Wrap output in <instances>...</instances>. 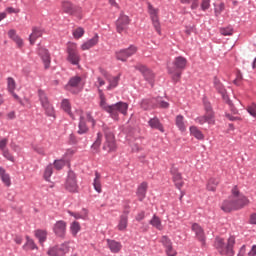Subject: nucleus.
<instances>
[{"label":"nucleus","instance_id":"41","mask_svg":"<svg viewBox=\"0 0 256 256\" xmlns=\"http://www.w3.org/2000/svg\"><path fill=\"white\" fill-rule=\"evenodd\" d=\"M85 35V29L79 27L73 31V37L77 40L81 39Z\"/></svg>","mask_w":256,"mask_h":256},{"label":"nucleus","instance_id":"3","mask_svg":"<svg viewBox=\"0 0 256 256\" xmlns=\"http://www.w3.org/2000/svg\"><path fill=\"white\" fill-rule=\"evenodd\" d=\"M235 237L230 236L225 243V239L217 237L215 239V247L221 256H234Z\"/></svg>","mask_w":256,"mask_h":256},{"label":"nucleus","instance_id":"26","mask_svg":"<svg viewBox=\"0 0 256 256\" xmlns=\"http://www.w3.org/2000/svg\"><path fill=\"white\" fill-rule=\"evenodd\" d=\"M8 37L14 42L16 43L18 48H22L23 47V40L16 34V31L14 29H11L8 32Z\"/></svg>","mask_w":256,"mask_h":256},{"label":"nucleus","instance_id":"12","mask_svg":"<svg viewBox=\"0 0 256 256\" xmlns=\"http://www.w3.org/2000/svg\"><path fill=\"white\" fill-rule=\"evenodd\" d=\"M65 189L70 193H77L79 186L77 184L76 174L74 172H69L65 183Z\"/></svg>","mask_w":256,"mask_h":256},{"label":"nucleus","instance_id":"27","mask_svg":"<svg viewBox=\"0 0 256 256\" xmlns=\"http://www.w3.org/2000/svg\"><path fill=\"white\" fill-rule=\"evenodd\" d=\"M174 65H175L176 70H181L182 71L186 68L187 59L183 56H178L174 60Z\"/></svg>","mask_w":256,"mask_h":256},{"label":"nucleus","instance_id":"62","mask_svg":"<svg viewBox=\"0 0 256 256\" xmlns=\"http://www.w3.org/2000/svg\"><path fill=\"white\" fill-rule=\"evenodd\" d=\"M242 77L240 75L237 76V78L234 80V84L239 86L241 84Z\"/></svg>","mask_w":256,"mask_h":256},{"label":"nucleus","instance_id":"33","mask_svg":"<svg viewBox=\"0 0 256 256\" xmlns=\"http://www.w3.org/2000/svg\"><path fill=\"white\" fill-rule=\"evenodd\" d=\"M61 108H62L63 111H64L65 113H67L72 119H75V117H74L73 114L71 113V104H70L69 100H67V99L62 100Z\"/></svg>","mask_w":256,"mask_h":256},{"label":"nucleus","instance_id":"42","mask_svg":"<svg viewBox=\"0 0 256 256\" xmlns=\"http://www.w3.org/2000/svg\"><path fill=\"white\" fill-rule=\"evenodd\" d=\"M52 174H53V165L49 164L48 166H46V170H44V179H46V181H49Z\"/></svg>","mask_w":256,"mask_h":256},{"label":"nucleus","instance_id":"61","mask_svg":"<svg viewBox=\"0 0 256 256\" xmlns=\"http://www.w3.org/2000/svg\"><path fill=\"white\" fill-rule=\"evenodd\" d=\"M245 253H246V246L243 245V246L240 248V251H239L238 256H245Z\"/></svg>","mask_w":256,"mask_h":256},{"label":"nucleus","instance_id":"21","mask_svg":"<svg viewBox=\"0 0 256 256\" xmlns=\"http://www.w3.org/2000/svg\"><path fill=\"white\" fill-rule=\"evenodd\" d=\"M39 55L42 57V61H44V68L48 69L51 63V57L48 50L44 47L39 48Z\"/></svg>","mask_w":256,"mask_h":256},{"label":"nucleus","instance_id":"8","mask_svg":"<svg viewBox=\"0 0 256 256\" xmlns=\"http://www.w3.org/2000/svg\"><path fill=\"white\" fill-rule=\"evenodd\" d=\"M38 94L42 108H44V111H46V115H48L49 117H54L55 110L52 104L50 103L47 94L43 90H39Z\"/></svg>","mask_w":256,"mask_h":256},{"label":"nucleus","instance_id":"16","mask_svg":"<svg viewBox=\"0 0 256 256\" xmlns=\"http://www.w3.org/2000/svg\"><path fill=\"white\" fill-rule=\"evenodd\" d=\"M192 3V5H190V9L192 10H196L199 8H201L202 11H206L211 7V0H190V4Z\"/></svg>","mask_w":256,"mask_h":256},{"label":"nucleus","instance_id":"19","mask_svg":"<svg viewBox=\"0 0 256 256\" xmlns=\"http://www.w3.org/2000/svg\"><path fill=\"white\" fill-rule=\"evenodd\" d=\"M135 69L142 73L145 80L149 81L150 83H153V80L155 79V74H153V72H151L149 68H146V66H142V64H138L137 66H135Z\"/></svg>","mask_w":256,"mask_h":256},{"label":"nucleus","instance_id":"18","mask_svg":"<svg viewBox=\"0 0 256 256\" xmlns=\"http://www.w3.org/2000/svg\"><path fill=\"white\" fill-rule=\"evenodd\" d=\"M171 174L173 176V182L175 183L176 187L179 190H181V188L184 186V181H183L182 175L179 172L178 168L172 167Z\"/></svg>","mask_w":256,"mask_h":256},{"label":"nucleus","instance_id":"40","mask_svg":"<svg viewBox=\"0 0 256 256\" xmlns=\"http://www.w3.org/2000/svg\"><path fill=\"white\" fill-rule=\"evenodd\" d=\"M70 231L73 236H77L79 231H81V225L78 222H73L70 226Z\"/></svg>","mask_w":256,"mask_h":256},{"label":"nucleus","instance_id":"64","mask_svg":"<svg viewBox=\"0 0 256 256\" xmlns=\"http://www.w3.org/2000/svg\"><path fill=\"white\" fill-rule=\"evenodd\" d=\"M35 151L42 156L45 155V150L43 148H36Z\"/></svg>","mask_w":256,"mask_h":256},{"label":"nucleus","instance_id":"57","mask_svg":"<svg viewBox=\"0 0 256 256\" xmlns=\"http://www.w3.org/2000/svg\"><path fill=\"white\" fill-rule=\"evenodd\" d=\"M9 143V140L7 138H3L0 140V149L4 150V148L7 147V144Z\"/></svg>","mask_w":256,"mask_h":256},{"label":"nucleus","instance_id":"6","mask_svg":"<svg viewBox=\"0 0 256 256\" xmlns=\"http://www.w3.org/2000/svg\"><path fill=\"white\" fill-rule=\"evenodd\" d=\"M67 60L73 65H79L81 61V56L79 55L78 45L74 42H69L67 44Z\"/></svg>","mask_w":256,"mask_h":256},{"label":"nucleus","instance_id":"58","mask_svg":"<svg viewBox=\"0 0 256 256\" xmlns=\"http://www.w3.org/2000/svg\"><path fill=\"white\" fill-rule=\"evenodd\" d=\"M6 12L7 13H9V14H17V13H19L20 12V10L19 9H14L13 7H8V8H6Z\"/></svg>","mask_w":256,"mask_h":256},{"label":"nucleus","instance_id":"38","mask_svg":"<svg viewBox=\"0 0 256 256\" xmlns=\"http://www.w3.org/2000/svg\"><path fill=\"white\" fill-rule=\"evenodd\" d=\"M155 108L167 109L169 107V103L163 101L160 97L154 99Z\"/></svg>","mask_w":256,"mask_h":256},{"label":"nucleus","instance_id":"43","mask_svg":"<svg viewBox=\"0 0 256 256\" xmlns=\"http://www.w3.org/2000/svg\"><path fill=\"white\" fill-rule=\"evenodd\" d=\"M71 216H73L75 219H85L88 215L87 210H85V208L82 210V213L79 214H75V212H68Z\"/></svg>","mask_w":256,"mask_h":256},{"label":"nucleus","instance_id":"59","mask_svg":"<svg viewBox=\"0 0 256 256\" xmlns=\"http://www.w3.org/2000/svg\"><path fill=\"white\" fill-rule=\"evenodd\" d=\"M145 218V212H139L136 216L137 221H142Z\"/></svg>","mask_w":256,"mask_h":256},{"label":"nucleus","instance_id":"54","mask_svg":"<svg viewBox=\"0 0 256 256\" xmlns=\"http://www.w3.org/2000/svg\"><path fill=\"white\" fill-rule=\"evenodd\" d=\"M0 150H2L3 156H4L6 159H8L9 161H12V162L14 161L13 155H11V153H9V150H6V148L0 149Z\"/></svg>","mask_w":256,"mask_h":256},{"label":"nucleus","instance_id":"46","mask_svg":"<svg viewBox=\"0 0 256 256\" xmlns=\"http://www.w3.org/2000/svg\"><path fill=\"white\" fill-rule=\"evenodd\" d=\"M7 85H8V91H9L10 93H13V91H14L15 88H16V83H15L14 79L11 78V77H9V78L7 79Z\"/></svg>","mask_w":256,"mask_h":256},{"label":"nucleus","instance_id":"52","mask_svg":"<svg viewBox=\"0 0 256 256\" xmlns=\"http://www.w3.org/2000/svg\"><path fill=\"white\" fill-rule=\"evenodd\" d=\"M169 73L172 75L173 80L178 81L181 77V73L177 72L173 68H169Z\"/></svg>","mask_w":256,"mask_h":256},{"label":"nucleus","instance_id":"55","mask_svg":"<svg viewBox=\"0 0 256 256\" xmlns=\"http://www.w3.org/2000/svg\"><path fill=\"white\" fill-rule=\"evenodd\" d=\"M166 254L167 256H176L177 252L175 249H173V245L166 248Z\"/></svg>","mask_w":256,"mask_h":256},{"label":"nucleus","instance_id":"44","mask_svg":"<svg viewBox=\"0 0 256 256\" xmlns=\"http://www.w3.org/2000/svg\"><path fill=\"white\" fill-rule=\"evenodd\" d=\"M101 143H102V134H101V132H98L97 139L95 140L94 144L92 145V148L97 151L99 149Z\"/></svg>","mask_w":256,"mask_h":256},{"label":"nucleus","instance_id":"20","mask_svg":"<svg viewBox=\"0 0 256 256\" xmlns=\"http://www.w3.org/2000/svg\"><path fill=\"white\" fill-rule=\"evenodd\" d=\"M98 43H99V36H98V34H95V36L93 38L87 40L86 42H84L81 45V50L88 51V50L92 49L93 47H95Z\"/></svg>","mask_w":256,"mask_h":256},{"label":"nucleus","instance_id":"7","mask_svg":"<svg viewBox=\"0 0 256 256\" xmlns=\"http://www.w3.org/2000/svg\"><path fill=\"white\" fill-rule=\"evenodd\" d=\"M65 89L73 94H78L83 90V79L79 76L72 77L65 85Z\"/></svg>","mask_w":256,"mask_h":256},{"label":"nucleus","instance_id":"36","mask_svg":"<svg viewBox=\"0 0 256 256\" xmlns=\"http://www.w3.org/2000/svg\"><path fill=\"white\" fill-rule=\"evenodd\" d=\"M141 108L143 110H150L151 108H155V99H152V100H149V99L142 100Z\"/></svg>","mask_w":256,"mask_h":256},{"label":"nucleus","instance_id":"9","mask_svg":"<svg viewBox=\"0 0 256 256\" xmlns=\"http://www.w3.org/2000/svg\"><path fill=\"white\" fill-rule=\"evenodd\" d=\"M138 51V48L136 46H130L126 49H120L116 51V60L121 62H126L128 58L135 55Z\"/></svg>","mask_w":256,"mask_h":256},{"label":"nucleus","instance_id":"51","mask_svg":"<svg viewBox=\"0 0 256 256\" xmlns=\"http://www.w3.org/2000/svg\"><path fill=\"white\" fill-rule=\"evenodd\" d=\"M160 242L163 244L165 249L172 246L171 240L167 236H163L160 240Z\"/></svg>","mask_w":256,"mask_h":256},{"label":"nucleus","instance_id":"48","mask_svg":"<svg viewBox=\"0 0 256 256\" xmlns=\"http://www.w3.org/2000/svg\"><path fill=\"white\" fill-rule=\"evenodd\" d=\"M220 33L222 36H232L233 35V29L231 27H227V28H221L220 29Z\"/></svg>","mask_w":256,"mask_h":256},{"label":"nucleus","instance_id":"14","mask_svg":"<svg viewBox=\"0 0 256 256\" xmlns=\"http://www.w3.org/2000/svg\"><path fill=\"white\" fill-rule=\"evenodd\" d=\"M62 10H63V12H65L69 15H79V14H81V7L74 6L69 1L62 2Z\"/></svg>","mask_w":256,"mask_h":256},{"label":"nucleus","instance_id":"15","mask_svg":"<svg viewBox=\"0 0 256 256\" xmlns=\"http://www.w3.org/2000/svg\"><path fill=\"white\" fill-rule=\"evenodd\" d=\"M53 232L58 237L64 238L67 232V223L64 221H57L53 225Z\"/></svg>","mask_w":256,"mask_h":256},{"label":"nucleus","instance_id":"13","mask_svg":"<svg viewBox=\"0 0 256 256\" xmlns=\"http://www.w3.org/2000/svg\"><path fill=\"white\" fill-rule=\"evenodd\" d=\"M130 22L131 20L129 16L121 13L120 17H118V20H116V31H118V33H123V31H127Z\"/></svg>","mask_w":256,"mask_h":256},{"label":"nucleus","instance_id":"5","mask_svg":"<svg viewBox=\"0 0 256 256\" xmlns=\"http://www.w3.org/2000/svg\"><path fill=\"white\" fill-rule=\"evenodd\" d=\"M105 80L108 81V83H109V85L107 86V90L111 91L118 86L120 77L119 76H111L108 73H104L103 78L102 77L97 78L95 85L98 88H100L106 84Z\"/></svg>","mask_w":256,"mask_h":256},{"label":"nucleus","instance_id":"11","mask_svg":"<svg viewBox=\"0 0 256 256\" xmlns=\"http://www.w3.org/2000/svg\"><path fill=\"white\" fill-rule=\"evenodd\" d=\"M70 251V242H65L60 247H52L48 250V256H65Z\"/></svg>","mask_w":256,"mask_h":256},{"label":"nucleus","instance_id":"23","mask_svg":"<svg viewBox=\"0 0 256 256\" xmlns=\"http://www.w3.org/2000/svg\"><path fill=\"white\" fill-rule=\"evenodd\" d=\"M148 191V183L142 182L137 188V196L139 201H143L146 198Z\"/></svg>","mask_w":256,"mask_h":256},{"label":"nucleus","instance_id":"2","mask_svg":"<svg viewBox=\"0 0 256 256\" xmlns=\"http://www.w3.org/2000/svg\"><path fill=\"white\" fill-rule=\"evenodd\" d=\"M249 201L248 199L241 193H239V190L235 186L232 189V196L229 197V199L225 200L222 204V210L224 212H231L233 210H239L248 205Z\"/></svg>","mask_w":256,"mask_h":256},{"label":"nucleus","instance_id":"29","mask_svg":"<svg viewBox=\"0 0 256 256\" xmlns=\"http://www.w3.org/2000/svg\"><path fill=\"white\" fill-rule=\"evenodd\" d=\"M149 126L152 129H156V130H159L160 132H164V128L157 117H154L149 120Z\"/></svg>","mask_w":256,"mask_h":256},{"label":"nucleus","instance_id":"56","mask_svg":"<svg viewBox=\"0 0 256 256\" xmlns=\"http://www.w3.org/2000/svg\"><path fill=\"white\" fill-rule=\"evenodd\" d=\"M196 123L200 124V125H204L205 123H207V117L205 116H200L196 118Z\"/></svg>","mask_w":256,"mask_h":256},{"label":"nucleus","instance_id":"47","mask_svg":"<svg viewBox=\"0 0 256 256\" xmlns=\"http://www.w3.org/2000/svg\"><path fill=\"white\" fill-rule=\"evenodd\" d=\"M26 239H27V242H26V244L24 246V249H37L34 241L31 238H29L27 236Z\"/></svg>","mask_w":256,"mask_h":256},{"label":"nucleus","instance_id":"60","mask_svg":"<svg viewBox=\"0 0 256 256\" xmlns=\"http://www.w3.org/2000/svg\"><path fill=\"white\" fill-rule=\"evenodd\" d=\"M248 256H256V245L252 246V249L248 253Z\"/></svg>","mask_w":256,"mask_h":256},{"label":"nucleus","instance_id":"17","mask_svg":"<svg viewBox=\"0 0 256 256\" xmlns=\"http://www.w3.org/2000/svg\"><path fill=\"white\" fill-rule=\"evenodd\" d=\"M192 231L194 232L197 240H199L202 244H205L206 235L204 229L199 224L193 223Z\"/></svg>","mask_w":256,"mask_h":256},{"label":"nucleus","instance_id":"63","mask_svg":"<svg viewBox=\"0 0 256 256\" xmlns=\"http://www.w3.org/2000/svg\"><path fill=\"white\" fill-rule=\"evenodd\" d=\"M250 223L256 225V214H251Z\"/></svg>","mask_w":256,"mask_h":256},{"label":"nucleus","instance_id":"10","mask_svg":"<svg viewBox=\"0 0 256 256\" xmlns=\"http://www.w3.org/2000/svg\"><path fill=\"white\" fill-rule=\"evenodd\" d=\"M148 5V13L150 15V19L152 21V24L154 28L156 29L157 33H161V28H160V21H159V9L153 7L151 3H147Z\"/></svg>","mask_w":256,"mask_h":256},{"label":"nucleus","instance_id":"53","mask_svg":"<svg viewBox=\"0 0 256 256\" xmlns=\"http://www.w3.org/2000/svg\"><path fill=\"white\" fill-rule=\"evenodd\" d=\"M247 112L254 118H256V104H251L247 108Z\"/></svg>","mask_w":256,"mask_h":256},{"label":"nucleus","instance_id":"45","mask_svg":"<svg viewBox=\"0 0 256 256\" xmlns=\"http://www.w3.org/2000/svg\"><path fill=\"white\" fill-rule=\"evenodd\" d=\"M87 131H88V127L86 126V123L83 121V119H81L79 123L78 134L83 135L87 133Z\"/></svg>","mask_w":256,"mask_h":256},{"label":"nucleus","instance_id":"30","mask_svg":"<svg viewBox=\"0 0 256 256\" xmlns=\"http://www.w3.org/2000/svg\"><path fill=\"white\" fill-rule=\"evenodd\" d=\"M109 248L111 249L112 253L117 254L122 249V245L120 242L114 240H108Z\"/></svg>","mask_w":256,"mask_h":256},{"label":"nucleus","instance_id":"49","mask_svg":"<svg viewBox=\"0 0 256 256\" xmlns=\"http://www.w3.org/2000/svg\"><path fill=\"white\" fill-rule=\"evenodd\" d=\"M53 164H54L55 169L61 170V169H63L64 166L66 165V162H65L64 159H61V160H56V161H54Z\"/></svg>","mask_w":256,"mask_h":256},{"label":"nucleus","instance_id":"39","mask_svg":"<svg viewBox=\"0 0 256 256\" xmlns=\"http://www.w3.org/2000/svg\"><path fill=\"white\" fill-rule=\"evenodd\" d=\"M150 224L158 229L159 231L163 230V226L161 223V220L157 216H153V218L150 220Z\"/></svg>","mask_w":256,"mask_h":256},{"label":"nucleus","instance_id":"34","mask_svg":"<svg viewBox=\"0 0 256 256\" xmlns=\"http://www.w3.org/2000/svg\"><path fill=\"white\" fill-rule=\"evenodd\" d=\"M205 117H206L207 123L209 125H214L215 124V116H214V113H213V111H212L210 106H208L206 108V115H205Z\"/></svg>","mask_w":256,"mask_h":256},{"label":"nucleus","instance_id":"25","mask_svg":"<svg viewBox=\"0 0 256 256\" xmlns=\"http://www.w3.org/2000/svg\"><path fill=\"white\" fill-rule=\"evenodd\" d=\"M42 35H43V30L40 28L34 27L29 37L30 44L34 45L37 39L41 38Z\"/></svg>","mask_w":256,"mask_h":256},{"label":"nucleus","instance_id":"1","mask_svg":"<svg viewBox=\"0 0 256 256\" xmlns=\"http://www.w3.org/2000/svg\"><path fill=\"white\" fill-rule=\"evenodd\" d=\"M100 107L102 110L110 114L112 119L118 120L119 114L126 116L128 114L129 105L125 102H118L113 105H108L106 97L102 90L99 89Z\"/></svg>","mask_w":256,"mask_h":256},{"label":"nucleus","instance_id":"28","mask_svg":"<svg viewBox=\"0 0 256 256\" xmlns=\"http://www.w3.org/2000/svg\"><path fill=\"white\" fill-rule=\"evenodd\" d=\"M190 135L197 140H204L205 136L197 126H190Z\"/></svg>","mask_w":256,"mask_h":256},{"label":"nucleus","instance_id":"37","mask_svg":"<svg viewBox=\"0 0 256 256\" xmlns=\"http://www.w3.org/2000/svg\"><path fill=\"white\" fill-rule=\"evenodd\" d=\"M47 231L46 230H36L35 236L39 239V242L43 244L47 240Z\"/></svg>","mask_w":256,"mask_h":256},{"label":"nucleus","instance_id":"24","mask_svg":"<svg viewBox=\"0 0 256 256\" xmlns=\"http://www.w3.org/2000/svg\"><path fill=\"white\" fill-rule=\"evenodd\" d=\"M0 179L6 187H11V175L3 167H0Z\"/></svg>","mask_w":256,"mask_h":256},{"label":"nucleus","instance_id":"50","mask_svg":"<svg viewBox=\"0 0 256 256\" xmlns=\"http://www.w3.org/2000/svg\"><path fill=\"white\" fill-rule=\"evenodd\" d=\"M77 152V149L71 148V149H67L65 154L63 155V159H69L72 156H74Z\"/></svg>","mask_w":256,"mask_h":256},{"label":"nucleus","instance_id":"31","mask_svg":"<svg viewBox=\"0 0 256 256\" xmlns=\"http://www.w3.org/2000/svg\"><path fill=\"white\" fill-rule=\"evenodd\" d=\"M219 184H220V181L217 178H211L207 183V190L211 192H216Z\"/></svg>","mask_w":256,"mask_h":256},{"label":"nucleus","instance_id":"35","mask_svg":"<svg viewBox=\"0 0 256 256\" xmlns=\"http://www.w3.org/2000/svg\"><path fill=\"white\" fill-rule=\"evenodd\" d=\"M100 179H101V175L98 172H96L93 186H94L95 191L98 193L102 192V185H101Z\"/></svg>","mask_w":256,"mask_h":256},{"label":"nucleus","instance_id":"32","mask_svg":"<svg viewBox=\"0 0 256 256\" xmlns=\"http://www.w3.org/2000/svg\"><path fill=\"white\" fill-rule=\"evenodd\" d=\"M176 126L179 128L181 132H185L187 126L185 125V118L183 115H178L176 117Z\"/></svg>","mask_w":256,"mask_h":256},{"label":"nucleus","instance_id":"4","mask_svg":"<svg viewBox=\"0 0 256 256\" xmlns=\"http://www.w3.org/2000/svg\"><path fill=\"white\" fill-rule=\"evenodd\" d=\"M103 131L105 134V142L103 145V150L108 153H113L117 151V142L115 140V134L112 127L107 125L103 126Z\"/></svg>","mask_w":256,"mask_h":256},{"label":"nucleus","instance_id":"22","mask_svg":"<svg viewBox=\"0 0 256 256\" xmlns=\"http://www.w3.org/2000/svg\"><path fill=\"white\" fill-rule=\"evenodd\" d=\"M128 214L129 210H124L123 214H121L120 221L118 222V230L126 231L128 227Z\"/></svg>","mask_w":256,"mask_h":256}]
</instances>
